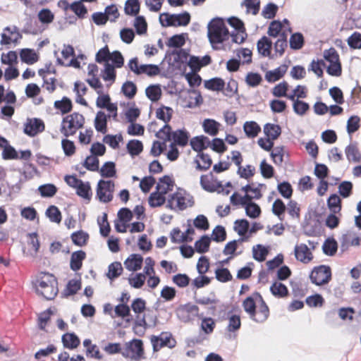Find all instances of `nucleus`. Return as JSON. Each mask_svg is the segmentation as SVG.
<instances>
[{
	"instance_id": "f257e3e1",
	"label": "nucleus",
	"mask_w": 361,
	"mask_h": 361,
	"mask_svg": "<svg viewBox=\"0 0 361 361\" xmlns=\"http://www.w3.org/2000/svg\"><path fill=\"white\" fill-rule=\"evenodd\" d=\"M34 286L37 293L47 300H53L59 291L56 277L47 272L39 273L36 276Z\"/></svg>"
},
{
	"instance_id": "f03ea898",
	"label": "nucleus",
	"mask_w": 361,
	"mask_h": 361,
	"mask_svg": "<svg viewBox=\"0 0 361 361\" xmlns=\"http://www.w3.org/2000/svg\"><path fill=\"white\" fill-rule=\"evenodd\" d=\"M228 37L229 32L221 19H214L208 24V38L214 49H218L217 45Z\"/></svg>"
},
{
	"instance_id": "7ed1b4c3",
	"label": "nucleus",
	"mask_w": 361,
	"mask_h": 361,
	"mask_svg": "<svg viewBox=\"0 0 361 361\" xmlns=\"http://www.w3.org/2000/svg\"><path fill=\"white\" fill-rule=\"evenodd\" d=\"M84 123V116L79 113L74 112L63 118L60 131L67 137L73 135L78 129L82 128Z\"/></svg>"
},
{
	"instance_id": "20e7f679",
	"label": "nucleus",
	"mask_w": 361,
	"mask_h": 361,
	"mask_svg": "<svg viewBox=\"0 0 361 361\" xmlns=\"http://www.w3.org/2000/svg\"><path fill=\"white\" fill-rule=\"evenodd\" d=\"M193 204L192 196L183 190H179L169 197L166 207L176 211H183L192 207Z\"/></svg>"
},
{
	"instance_id": "39448f33",
	"label": "nucleus",
	"mask_w": 361,
	"mask_h": 361,
	"mask_svg": "<svg viewBox=\"0 0 361 361\" xmlns=\"http://www.w3.org/2000/svg\"><path fill=\"white\" fill-rule=\"evenodd\" d=\"M159 22L164 27L186 26L190 22V15L187 11L178 14L164 13L159 16Z\"/></svg>"
},
{
	"instance_id": "423d86ee",
	"label": "nucleus",
	"mask_w": 361,
	"mask_h": 361,
	"mask_svg": "<svg viewBox=\"0 0 361 361\" xmlns=\"http://www.w3.org/2000/svg\"><path fill=\"white\" fill-rule=\"evenodd\" d=\"M121 354L124 357L133 361H140L145 358L142 341L140 339H133L126 343Z\"/></svg>"
},
{
	"instance_id": "0eeeda50",
	"label": "nucleus",
	"mask_w": 361,
	"mask_h": 361,
	"mask_svg": "<svg viewBox=\"0 0 361 361\" xmlns=\"http://www.w3.org/2000/svg\"><path fill=\"white\" fill-rule=\"evenodd\" d=\"M310 278L311 281L317 286L327 283L331 278V269L325 265L319 266L312 271Z\"/></svg>"
},
{
	"instance_id": "6e6552de",
	"label": "nucleus",
	"mask_w": 361,
	"mask_h": 361,
	"mask_svg": "<svg viewBox=\"0 0 361 361\" xmlns=\"http://www.w3.org/2000/svg\"><path fill=\"white\" fill-rule=\"evenodd\" d=\"M114 183L112 180H100L97 184V196L103 202H109L113 198Z\"/></svg>"
},
{
	"instance_id": "1a4fd4ad",
	"label": "nucleus",
	"mask_w": 361,
	"mask_h": 361,
	"mask_svg": "<svg viewBox=\"0 0 361 361\" xmlns=\"http://www.w3.org/2000/svg\"><path fill=\"white\" fill-rule=\"evenodd\" d=\"M200 185L202 188L209 192H224L225 195H228L230 191L225 190L221 182L218 180H213V174L210 173L207 175H202L200 177Z\"/></svg>"
},
{
	"instance_id": "9d476101",
	"label": "nucleus",
	"mask_w": 361,
	"mask_h": 361,
	"mask_svg": "<svg viewBox=\"0 0 361 361\" xmlns=\"http://www.w3.org/2000/svg\"><path fill=\"white\" fill-rule=\"evenodd\" d=\"M1 36L0 43L1 45L10 44L11 43L16 44L22 38V35L19 32L18 28L15 25L6 27Z\"/></svg>"
},
{
	"instance_id": "9b49d317",
	"label": "nucleus",
	"mask_w": 361,
	"mask_h": 361,
	"mask_svg": "<svg viewBox=\"0 0 361 361\" xmlns=\"http://www.w3.org/2000/svg\"><path fill=\"white\" fill-rule=\"evenodd\" d=\"M151 343L152 344L154 351H158L164 346L171 348L174 347L176 344L175 340L171 338V334L167 333H161L158 336H152Z\"/></svg>"
},
{
	"instance_id": "f8f14e48",
	"label": "nucleus",
	"mask_w": 361,
	"mask_h": 361,
	"mask_svg": "<svg viewBox=\"0 0 361 361\" xmlns=\"http://www.w3.org/2000/svg\"><path fill=\"white\" fill-rule=\"evenodd\" d=\"M294 254L296 259L304 264H308L313 259L310 249L305 243L297 244L294 248Z\"/></svg>"
},
{
	"instance_id": "ddd939ff",
	"label": "nucleus",
	"mask_w": 361,
	"mask_h": 361,
	"mask_svg": "<svg viewBox=\"0 0 361 361\" xmlns=\"http://www.w3.org/2000/svg\"><path fill=\"white\" fill-rule=\"evenodd\" d=\"M44 130V124L41 119L32 118L27 120L25 125L24 132L30 136H35Z\"/></svg>"
},
{
	"instance_id": "4468645a",
	"label": "nucleus",
	"mask_w": 361,
	"mask_h": 361,
	"mask_svg": "<svg viewBox=\"0 0 361 361\" xmlns=\"http://www.w3.org/2000/svg\"><path fill=\"white\" fill-rule=\"evenodd\" d=\"M256 297L259 299L261 304L258 307V309L256 310L254 317H252L251 319L257 322L261 323L267 320L269 314V310L268 306L263 300L262 296L257 293Z\"/></svg>"
},
{
	"instance_id": "2eb2a0df",
	"label": "nucleus",
	"mask_w": 361,
	"mask_h": 361,
	"mask_svg": "<svg viewBox=\"0 0 361 361\" xmlns=\"http://www.w3.org/2000/svg\"><path fill=\"white\" fill-rule=\"evenodd\" d=\"M211 63V57L209 55H205L202 58L198 56H192L188 61V66L192 72L199 71L202 67L209 65Z\"/></svg>"
},
{
	"instance_id": "dca6fc26",
	"label": "nucleus",
	"mask_w": 361,
	"mask_h": 361,
	"mask_svg": "<svg viewBox=\"0 0 361 361\" xmlns=\"http://www.w3.org/2000/svg\"><path fill=\"white\" fill-rule=\"evenodd\" d=\"M194 163L196 164L197 170L204 171L211 167L212 160L209 154L200 152L197 155Z\"/></svg>"
},
{
	"instance_id": "f3484780",
	"label": "nucleus",
	"mask_w": 361,
	"mask_h": 361,
	"mask_svg": "<svg viewBox=\"0 0 361 361\" xmlns=\"http://www.w3.org/2000/svg\"><path fill=\"white\" fill-rule=\"evenodd\" d=\"M143 258L137 254L130 255L124 262L125 267L132 271L140 269L142 267Z\"/></svg>"
},
{
	"instance_id": "a211bd4d",
	"label": "nucleus",
	"mask_w": 361,
	"mask_h": 361,
	"mask_svg": "<svg viewBox=\"0 0 361 361\" xmlns=\"http://www.w3.org/2000/svg\"><path fill=\"white\" fill-rule=\"evenodd\" d=\"M190 143L192 149L200 153L211 145L209 139L204 135L194 137Z\"/></svg>"
},
{
	"instance_id": "6ab92c4d",
	"label": "nucleus",
	"mask_w": 361,
	"mask_h": 361,
	"mask_svg": "<svg viewBox=\"0 0 361 361\" xmlns=\"http://www.w3.org/2000/svg\"><path fill=\"white\" fill-rule=\"evenodd\" d=\"M65 5L64 9H71L78 18H83L87 13L86 7L82 4V1H76L72 4H68L66 1H63Z\"/></svg>"
},
{
	"instance_id": "aec40b11",
	"label": "nucleus",
	"mask_w": 361,
	"mask_h": 361,
	"mask_svg": "<svg viewBox=\"0 0 361 361\" xmlns=\"http://www.w3.org/2000/svg\"><path fill=\"white\" fill-rule=\"evenodd\" d=\"M86 254L82 250L73 252L71 255L70 267L74 271H78L81 269L82 261L85 259Z\"/></svg>"
},
{
	"instance_id": "412c9836",
	"label": "nucleus",
	"mask_w": 361,
	"mask_h": 361,
	"mask_svg": "<svg viewBox=\"0 0 361 361\" xmlns=\"http://www.w3.org/2000/svg\"><path fill=\"white\" fill-rule=\"evenodd\" d=\"M107 117H110V115L106 116L104 111H99L97 113L94 118V127L97 131L103 134L106 133Z\"/></svg>"
},
{
	"instance_id": "4be33fe9",
	"label": "nucleus",
	"mask_w": 361,
	"mask_h": 361,
	"mask_svg": "<svg viewBox=\"0 0 361 361\" xmlns=\"http://www.w3.org/2000/svg\"><path fill=\"white\" fill-rule=\"evenodd\" d=\"M272 42L268 37H262L257 44V50L259 54L266 57L269 56L271 54V49Z\"/></svg>"
},
{
	"instance_id": "5701e85b",
	"label": "nucleus",
	"mask_w": 361,
	"mask_h": 361,
	"mask_svg": "<svg viewBox=\"0 0 361 361\" xmlns=\"http://www.w3.org/2000/svg\"><path fill=\"white\" fill-rule=\"evenodd\" d=\"M287 71V66H281L273 71H269L265 74V79L269 82H274L281 78Z\"/></svg>"
},
{
	"instance_id": "b1692460",
	"label": "nucleus",
	"mask_w": 361,
	"mask_h": 361,
	"mask_svg": "<svg viewBox=\"0 0 361 361\" xmlns=\"http://www.w3.org/2000/svg\"><path fill=\"white\" fill-rule=\"evenodd\" d=\"M345 153L349 161L361 162V154L356 144H350L345 147Z\"/></svg>"
},
{
	"instance_id": "393cba45",
	"label": "nucleus",
	"mask_w": 361,
	"mask_h": 361,
	"mask_svg": "<svg viewBox=\"0 0 361 361\" xmlns=\"http://www.w3.org/2000/svg\"><path fill=\"white\" fill-rule=\"evenodd\" d=\"M20 57L23 62L27 64H33L39 59V56L35 50L31 49H23L20 51Z\"/></svg>"
},
{
	"instance_id": "a878e982",
	"label": "nucleus",
	"mask_w": 361,
	"mask_h": 361,
	"mask_svg": "<svg viewBox=\"0 0 361 361\" xmlns=\"http://www.w3.org/2000/svg\"><path fill=\"white\" fill-rule=\"evenodd\" d=\"M173 188V182L171 177L164 176L159 178V183L156 187V190L166 195L168 192L171 191Z\"/></svg>"
},
{
	"instance_id": "bb28decb",
	"label": "nucleus",
	"mask_w": 361,
	"mask_h": 361,
	"mask_svg": "<svg viewBox=\"0 0 361 361\" xmlns=\"http://www.w3.org/2000/svg\"><path fill=\"white\" fill-rule=\"evenodd\" d=\"M264 133L267 137L274 140L280 136L281 133V128L277 124L267 123L264 126Z\"/></svg>"
},
{
	"instance_id": "cd10ccee",
	"label": "nucleus",
	"mask_w": 361,
	"mask_h": 361,
	"mask_svg": "<svg viewBox=\"0 0 361 361\" xmlns=\"http://www.w3.org/2000/svg\"><path fill=\"white\" fill-rule=\"evenodd\" d=\"M243 130L247 137L254 138L261 131V128L255 121H246L243 125Z\"/></svg>"
},
{
	"instance_id": "c85d7f7f",
	"label": "nucleus",
	"mask_w": 361,
	"mask_h": 361,
	"mask_svg": "<svg viewBox=\"0 0 361 361\" xmlns=\"http://www.w3.org/2000/svg\"><path fill=\"white\" fill-rule=\"evenodd\" d=\"M61 340L63 346L68 349H74L80 344V339L74 334H65L62 336Z\"/></svg>"
},
{
	"instance_id": "c756f323",
	"label": "nucleus",
	"mask_w": 361,
	"mask_h": 361,
	"mask_svg": "<svg viewBox=\"0 0 361 361\" xmlns=\"http://www.w3.org/2000/svg\"><path fill=\"white\" fill-rule=\"evenodd\" d=\"M172 139L175 144L185 146L189 140V133L185 130H178L172 133Z\"/></svg>"
},
{
	"instance_id": "7c9ffc66",
	"label": "nucleus",
	"mask_w": 361,
	"mask_h": 361,
	"mask_svg": "<svg viewBox=\"0 0 361 361\" xmlns=\"http://www.w3.org/2000/svg\"><path fill=\"white\" fill-rule=\"evenodd\" d=\"M220 124L213 119L207 118L203 121L202 127L204 132L212 136L217 135Z\"/></svg>"
},
{
	"instance_id": "2f4dec72",
	"label": "nucleus",
	"mask_w": 361,
	"mask_h": 361,
	"mask_svg": "<svg viewBox=\"0 0 361 361\" xmlns=\"http://www.w3.org/2000/svg\"><path fill=\"white\" fill-rule=\"evenodd\" d=\"M271 293L277 298H283L288 295L287 287L281 282L275 281L270 287Z\"/></svg>"
},
{
	"instance_id": "473e14b6",
	"label": "nucleus",
	"mask_w": 361,
	"mask_h": 361,
	"mask_svg": "<svg viewBox=\"0 0 361 361\" xmlns=\"http://www.w3.org/2000/svg\"><path fill=\"white\" fill-rule=\"evenodd\" d=\"M225 86L224 80L220 78H214L204 82V87L210 90L221 91Z\"/></svg>"
},
{
	"instance_id": "72a5a7b5",
	"label": "nucleus",
	"mask_w": 361,
	"mask_h": 361,
	"mask_svg": "<svg viewBox=\"0 0 361 361\" xmlns=\"http://www.w3.org/2000/svg\"><path fill=\"white\" fill-rule=\"evenodd\" d=\"M165 195L159 192L157 190L152 192L149 197V204L152 207H160L165 202Z\"/></svg>"
},
{
	"instance_id": "f704fd0d",
	"label": "nucleus",
	"mask_w": 361,
	"mask_h": 361,
	"mask_svg": "<svg viewBox=\"0 0 361 361\" xmlns=\"http://www.w3.org/2000/svg\"><path fill=\"white\" fill-rule=\"evenodd\" d=\"M147 97L152 102L158 101L161 95V90L159 85H152L145 90Z\"/></svg>"
},
{
	"instance_id": "c9c22d12",
	"label": "nucleus",
	"mask_w": 361,
	"mask_h": 361,
	"mask_svg": "<svg viewBox=\"0 0 361 361\" xmlns=\"http://www.w3.org/2000/svg\"><path fill=\"white\" fill-rule=\"evenodd\" d=\"M327 205L332 213H338L341 209V200L338 195L333 194L327 200Z\"/></svg>"
},
{
	"instance_id": "e433bc0d",
	"label": "nucleus",
	"mask_w": 361,
	"mask_h": 361,
	"mask_svg": "<svg viewBox=\"0 0 361 361\" xmlns=\"http://www.w3.org/2000/svg\"><path fill=\"white\" fill-rule=\"evenodd\" d=\"M115 68L113 65L109 63H106L104 64V68L102 71V77L105 81H110L111 84L114 82L116 80V71Z\"/></svg>"
},
{
	"instance_id": "4c0bfd02",
	"label": "nucleus",
	"mask_w": 361,
	"mask_h": 361,
	"mask_svg": "<svg viewBox=\"0 0 361 361\" xmlns=\"http://www.w3.org/2000/svg\"><path fill=\"white\" fill-rule=\"evenodd\" d=\"M342 247H348L349 245H358L360 244V238L355 236L351 232L343 234L341 239Z\"/></svg>"
},
{
	"instance_id": "58836bf2",
	"label": "nucleus",
	"mask_w": 361,
	"mask_h": 361,
	"mask_svg": "<svg viewBox=\"0 0 361 361\" xmlns=\"http://www.w3.org/2000/svg\"><path fill=\"white\" fill-rule=\"evenodd\" d=\"M54 107L59 109L63 114H65L71 111L72 102L70 99L63 97L61 100L55 101Z\"/></svg>"
},
{
	"instance_id": "ea45409f",
	"label": "nucleus",
	"mask_w": 361,
	"mask_h": 361,
	"mask_svg": "<svg viewBox=\"0 0 361 361\" xmlns=\"http://www.w3.org/2000/svg\"><path fill=\"white\" fill-rule=\"evenodd\" d=\"M126 147L128 152L132 157L138 155L143 149L142 142L137 140H130L128 142Z\"/></svg>"
},
{
	"instance_id": "a19ab883",
	"label": "nucleus",
	"mask_w": 361,
	"mask_h": 361,
	"mask_svg": "<svg viewBox=\"0 0 361 361\" xmlns=\"http://www.w3.org/2000/svg\"><path fill=\"white\" fill-rule=\"evenodd\" d=\"M268 255V250L263 245L258 244L252 247L253 258L258 262H263Z\"/></svg>"
},
{
	"instance_id": "79ce46f5",
	"label": "nucleus",
	"mask_w": 361,
	"mask_h": 361,
	"mask_svg": "<svg viewBox=\"0 0 361 361\" xmlns=\"http://www.w3.org/2000/svg\"><path fill=\"white\" fill-rule=\"evenodd\" d=\"M39 75L44 79V87L49 92H52L55 90V79L53 78H47V73L49 72L45 69H39L38 71Z\"/></svg>"
},
{
	"instance_id": "37998d69",
	"label": "nucleus",
	"mask_w": 361,
	"mask_h": 361,
	"mask_svg": "<svg viewBox=\"0 0 361 361\" xmlns=\"http://www.w3.org/2000/svg\"><path fill=\"white\" fill-rule=\"evenodd\" d=\"M126 14L136 16L140 11V2L138 0H127L125 4Z\"/></svg>"
},
{
	"instance_id": "c03bdc74",
	"label": "nucleus",
	"mask_w": 361,
	"mask_h": 361,
	"mask_svg": "<svg viewBox=\"0 0 361 361\" xmlns=\"http://www.w3.org/2000/svg\"><path fill=\"white\" fill-rule=\"evenodd\" d=\"M123 271V267L120 262H115L109 264L108 267L107 277L112 280L118 277Z\"/></svg>"
},
{
	"instance_id": "a18cd8bd",
	"label": "nucleus",
	"mask_w": 361,
	"mask_h": 361,
	"mask_svg": "<svg viewBox=\"0 0 361 361\" xmlns=\"http://www.w3.org/2000/svg\"><path fill=\"white\" fill-rule=\"evenodd\" d=\"M81 288L80 279L70 280L64 290V295L66 296L72 295L75 294Z\"/></svg>"
},
{
	"instance_id": "49530a36",
	"label": "nucleus",
	"mask_w": 361,
	"mask_h": 361,
	"mask_svg": "<svg viewBox=\"0 0 361 361\" xmlns=\"http://www.w3.org/2000/svg\"><path fill=\"white\" fill-rule=\"evenodd\" d=\"M75 189L78 195L82 197L84 199H90L92 192L91 188L88 182L84 183L82 180V182L78 185V187Z\"/></svg>"
},
{
	"instance_id": "de8ad7c7",
	"label": "nucleus",
	"mask_w": 361,
	"mask_h": 361,
	"mask_svg": "<svg viewBox=\"0 0 361 361\" xmlns=\"http://www.w3.org/2000/svg\"><path fill=\"white\" fill-rule=\"evenodd\" d=\"M286 209V206L280 199H276L273 203L272 212L281 221L283 220Z\"/></svg>"
},
{
	"instance_id": "09e8293b",
	"label": "nucleus",
	"mask_w": 361,
	"mask_h": 361,
	"mask_svg": "<svg viewBox=\"0 0 361 361\" xmlns=\"http://www.w3.org/2000/svg\"><path fill=\"white\" fill-rule=\"evenodd\" d=\"M210 238L207 235H203L195 243V250L199 253H204L208 251L210 245Z\"/></svg>"
},
{
	"instance_id": "8fccbe9b",
	"label": "nucleus",
	"mask_w": 361,
	"mask_h": 361,
	"mask_svg": "<svg viewBox=\"0 0 361 361\" xmlns=\"http://www.w3.org/2000/svg\"><path fill=\"white\" fill-rule=\"evenodd\" d=\"M171 239L173 243L190 242L192 238L188 237L186 233H182L179 228H174L171 233Z\"/></svg>"
},
{
	"instance_id": "3c124183",
	"label": "nucleus",
	"mask_w": 361,
	"mask_h": 361,
	"mask_svg": "<svg viewBox=\"0 0 361 361\" xmlns=\"http://www.w3.org/2000/svg\"><path fill=\"white\" fill-rule=\"evenodd\" d=\"M353 183L350 181L344 180L338 187V193L343 198L349 197L353 191Z\"/></svg>"
},
{
	"instance_id": "603ef678",
	"label": "nucleus",
	"mask_w": 361,
	"mask_h": 361,
	"mask_svg": "<svg viewBox=\"0 0 361 361\" xmlns=\"http://www.w3.org/2000/svg\"><path fill=\"white\" fill-rule=\"evenodd\" d=\"M121 92L126 97L132 99L137 92V87L133 82L126 81L122 85Z\"/></svg>"
},
{
	"instance_id": "864d4df0",
	"label": "nucleus",
	"mask_w": 361,
	"mask_h": 361,
	"mask_svg": "<svg viewBox=\"0 0 361 361\" xmlns=\"http://www.w3.org/2000/svg\"><path fill=\"white\" fill-rule=\"evenodd\" d=\"M39 20L42 24H49L53 22L54 15L49 8H42L37 14Z\"/></svg>"
},
{
	"instance_id": "5fc2aeb1",
	"label": "nucleus",
	"mask_w": 361,
	"mask_h": 361,
	"mask_svg": "<svg viewBox=\"0 0 361 361\" xmlns=\"http://www.w3.org/2000/svg\"><path fill=\"white\" fill-rule=\"evenodd\" d=\"M173 109L170 107L163 106L159 108L156 111L157 118L162 120L166 123L169 122L172 116Z\"/></svg>"
},
{
	"instance_id": "6e6d98bb",
	"label": "nucleus",
	"mask_w": 361,
	"mask_h": 361,
	"mask_svg": "<svg viewBox=\"0 0 361 361\" xmlns=\"http://www.w3.org/2000/svg\"><path fill=\"white\" fill-rule=\"evenodd\" d=\"M278 6L274 3H269L262 9L261 15L267 19H272L275 17L277 11Z\"/></svg>"
},
{
	"instance_id": "4d7b16f0",
	"label": "nucleus",
	"mask_w": 361,
	"mask_h": 361,
	"mask_svg": "<svg viewBox=\"0 0 361 361\" xmlns=\"http://www.w3.org/2000/svg\"><path fill=\"white\" fill-rule=\"evenodd\" d=\"M249 222L246 219H238L234 222L233 229L239 235H244L248 231Z\"/></svg>"
},
{
	"instance_id": "13d9d810",
	"label": "nucleus",
	"mask_w": 361,
	"mask_h": 361,
	"mask_svg": "<svg viewBox=\"0 0 361 361\" xmlns=\"http://www.w3.org/2000/svg\"><path fill=\"white\" fill-rule=\"evenodd\" d=\"M273 161L276 165H281L283 161L284 148L282 146L275 147L271 153Z\"/></svg>"
},
{
	"instance_id": "bf43d9fd",
	"label": "nucleus",
	"mask_w": 361,
	"mask_h": 361,
	"mask_svg": "<svg viewBox=\"0 0 361 361\" xmlns=\"http://www.w3.org/2000/svg\"><path fill=\"white\" fill-rule=\"evenodd\" d=\"M46 215L52 222L59 224L61 221V212L56 206L51 205L49 207L46 211Z\"/></svg>"
},
{
	"instance_id": "052dcab7",
	"label": "nucleus",
	"mask_w": 361,
	"mask_h": 361,
	"mask_svg": "<svg viewBox=\"0 0 361 361\" xmlns=\"http://www.w3.org/2000/svg\"><path fill=\"white\" fill-rule=\"evenodd\" d=\"M100 174L103 177L111 178L116 175L115 164L114 162H106L100 169Z\"/></svg>"
},
{
	"instance_id": "680f3d73",
	"label": "nucleus",
	"mask_w": 361,
	"mask_h": 361,
	"mask_svg": "<svg viewBox=\"0 0 361 361\" xmlns=\"http://www.w3.org/2000/svg\"><path fill=\"white\" fill-rule=\"evenodd\" d=\"M262 81V78L260 74L257 73L250 72L245 77L246 84L252 87H257Z\"/></svg>"
},
{
	"instance_id": "e2e57ef3",
	"label": "nucleus",
	"mask_w": 361,
	"mask_h": 361,
	"mask_svg": "<svg viewBox=\"0 0 361 361\" xmlns=\"http://www.w3.org/2000/svg\"><path fill=\"white\" fill-rule=\"evenodd\" d=\"M243 307L244 310L249 314L250 318L254 317L256 311V302L253 297L246 298L243 302Z\"/></svg>"
},
{
	"instance_id": "0e129e2a",
	"label": "nucleus",
	"mask_w": 361,
	"mask_h": 361,
	"mask_svg": "<svg viewBox=\"0 0 361 361\" xmlns=\"http://www.w3.org/2000/svg\"><path fill=\"white\" fill-rule=\"evenodd\" d=\"M337 243L334 239H327L323 246L324 252L329 256H333L337 251Z\"/></svg>"
},
{
	"instance_id": "69168bd1",
	"label": "nucleus",
	"mask_w": 361,
	"mask_h": 361,
	"mask_svg": "<svg viewBox=\"0 0 361 361\" xmlns=\"http://www.w3.org/2000/svg\"><path fill=\"white\" fill-rule=\"evenodd\" d=\"M293 108L296 114L303 116L310 109V106L307 102L297 99L293 104Z\"/></svg>"
},
{
	"instance_id": "338daca9",
	"label": "nucleus",
	"mask_w": 361,
	"mask_h": 361,
	"mask_svg": "<svg viewBox=\"0 0 361 361\" xmlns=\"http://www.w3.org/2000/svg\"><path fill=\"white\" fill-rule=\"evenodd\" d=\"M40 195L42 197H53L57 192L56 187L53 184H44L40 185L38 188Z\"/></svg>"
},
{
	"instance_id": "774afa93",
	"label": "nucleus",
	"mask_w": 361,
	"mask_h": 361,
	"mask_svg": "<svg viewBox=\"0 0 361 361\" xmlns=\"http://www.w3.org/2000/svg\"><path fill=\"white\" fill-rule=\"evenodd\" d=\"M348 44L353 49H361V33L353 32L347 40Z\"/></svg>"
}]
</instances>
